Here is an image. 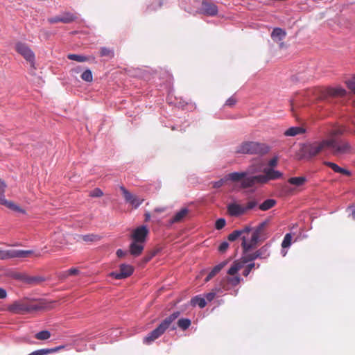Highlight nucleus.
<instances>
[{
    "instance_id": "nucleus-1",
    "label": "nucleus",
    "mask_w": 355,
    "mask_h": 355,
    "mask_svg": "<svg viewBox=\"0 0 355 355\" xmlns=\"http://www.w3.org/2000/svg\"><path fill=\"white\" fill-rule=\"evenodd\" d=\"M327 150H330L334 155L339 156L349 153L351 146L347 142H337L334 139H327L302 144L298 155L300 159H311Z\"/></svg>"
},
{
    "instance_id": "nucleus-2",
    "label": "nucleus",
    "mask_w": 355,
    "mask_h": 355,
    "mask_svg": "<svg viewBox=\"0 0 355 355\" xmlns=\"http://www.w3.org/2000/svg\"><path fill=\"white\" fill-rule=\"evenodd\" d=\"M267 225V221L260 223L252 232L249 242L247 241V236H243L241 246L245 252L256 248L259 242L263 241L267 239L268 236L266 231Z\"/></svg>"
},
{
    "instance_id": "nucleus-3",
    "label": "nucleus",
    "mask_w": 355,
    "mask_h": 355,
    "mask_svg": "<svg viewBox=\"0 0 355 355\" xmlns=\"http://www.w3.org/2000/svg\"><path fill=\"white\" fill-rule=\"evenodd\" d=\"M43 307L40 302H36L33 300H22L16 301L9 305L7 310L14 314H26L39 311L43 309Z\"/></svg>"
},
{
    "instance_id": "nucleus-4",
    "label": "nucleus",
    "mask_w": 355,
    "mask_h": 355,
    "mask_svg": "<svg viewBox=\"0 0 355 355\" xmlns=\"http://www.w3.org/2000/svg\"><path fill=\"white\" fill-rule=\"evenodd\" d=\"M264 175L251 176L245 179L243 182V187H252L257 184H265L269 180H277L282 176V173L279 171L272 168H264Z\"/></svg>"
},
{
    "instance_id": "nucleus-5",
    "label": "nucleus",
    "mask_w": 355,
    "mask_h": 355,
    "mask_svg": "<svg viewBox=\"0 0 355 355\" xmlns=\"http://www.w3.org/2000/svg\"><path fill=\"white\" fill-rule=\"evenodd\" d=\"M180 311H175L169 316L166 317L156 329L150 331L144 338V343L145 344L149 345L159 338L170 327L171 324L180 316Z\"/></svg>"
},
{
    "instance_id": "nucleus-6",
    "label": "nucleus",
    "mask_w": 355,
    "mask_h": 355,
    "mask_svg": "<svg viewBox=\"0 0 355 355\" xmlns=\"http://www.w3.org/2000/svg\"><path fill=\"white\" fill-rule=\"evenodd\" d=\"M264 144L256 141H244L237 146L236 152L241 154L263 155L268 152Z\"/></svg>"
},
{
    "instance_id": "nucleus-7",
    "label": "nucleus",
    "mask_w": 355,
    "mask_h": 355,
    "mask_svg": "<svg viewBox=\"0 0 355 355\" xmlns=\"http://www.w3.org/2000/svg\"><path fill=\"white\" fill-rule=\"evenodd\" d=\"M33 254L32 250H1L0 249V260H6L12 258H25Z\"/></svg>"
},
{
    "instance_id": "nucleus-8",
    "label": "nucleus",
    "mask_w": 355,
    "mask_h": 355,
    "mask_svg": "<svg viewBox=\"0 0 355 355\" xmlns=\"http://www.w3.org/2000/svg\"><path fill=\"white\" fill-rule=\"evenodd\" d=\"M15 50L28 62H34L35 54L26 44L17 42L15 45Z\"/></svg>"
},
{
    "instance_id": "nucleus-9",
    "label": "nucleus",
    "mask_w": 355,
    "mask_h": 355,
    "mask_svg": "<svg viewBox=\"0 0 355 355\" xmlns=\"http://www.w3.org/2000/svg\"><path fill=\"white\" fill-rule=\"evenodd\" d=\"M119 189L122 192L125 201L134 208L137 209L143 202L144 200H139L135 195L131 193L125 187L120 186Z\"/></svg>"
},
{
    "instance_id": "nucleus-10",
    "label": "nucleus",
    "mask_w": 355,
    "mask_h": 355,
    "mask_svg": "<svg viewBox=\"0 0 355 355\" xmlns=\"http://www.w3.org/2000/svg\"><path fill=\"white\" fill-rule=\"evenodd\" d=\"M134 271V268L128 264H121L119 266V272H112L110 276L116 279H122L130 277Z\"/></svg>"
},
{
    "instance_id": "nucleus-11",
    "label": "nucleus",
    "mask_w": 355,
    "mask_h": 355,
    "mask_svg": "<svg viewBox=\"0 0 355 355\" xmlns=\"http://www.w3.org/2000/svg\"><path fill=\"white\" fill-rule=\"evenodd\" d=\"M200 12L208 16H216L218 10L217 6L210 0H203L201 3Z\"/></svg>"
},
{
    "instance_id": "nucleus-12",
    "label": "nucleus",
    "mask_w": 355,
    "mask_h": 355,
    "mask_svg": "<svg viewBox=\"0 0 355 355\" xmlns=\"http://www.w3.org/2000/svg\"><path fill=\"white\" fill-rule=\"evenodd\" d=\"M148 234V230L146 226H141L136 228L132 234V239L134 241L144 243Z\"/></svg>"
},
{
    "instance_id": "nucleus-13",
    "label": "nucleus",
    "mask_w": 355,
    "mask_h": 355,
    "mask_svg": "<svg viewBox=\"0 0 355 355\" xmlns=\"http://www.w3.org/2000/svg\"><path fill=\"white\" fill-rule=\"evenodd\" d=\"M248 172H234L229 173L225 178L227 180H231L234 182L241 181V187L242 189H248L249 187H243V182L245 179L249 178L250 176H248Z\"/></svg>"
},
{
    "instance_id": "nucleus-14",
    "label": "nucleus",
    "mask_w": 355,
    "mask_h": 355,
    "mask_svg": "<svg viewBox=\"0 0 355 355\" xmlns=\"http://www.w3.org/2000/svg\"><path fill=\"white\" fill-rule=\"evenodd\" d=\"M241 281V278L239 275L234 277H226L221 282V286L225 291H228L231 287H234L239 285Z\"/></svg>"
},
{
    "instance_id": "nucleus-15",
    "label": "nucleus",
    "mask_w": 355,
    "mask_h": 355,
    "mask_svg": "<svg viewBox=\"0 0 355 355\" xmlns=\"http://www.w3.org/2000/svg\"><path fill=\"white\" fill-rule=\"evenodd\" d=\"M227 212L232 216H239L245 214L244 206L237 203H231L227 206Z\"/></svg>"
},
{
    "instance_id": "nucleus-16",
    "label": "nucleus",
    "mask_w": 355,
    "mask_h": 355,
    "mask_svg": "<svg viewBox=\"0 0 355 355\" xmlns=\"http://www.w3.org/2000/svg\"><path fill=\"white\" fill-rule=\"evenodd\" d=\"M251 227L250 226H245L244 228L241 230H236L233 231L228 236V240L230 241H234L238 238L241 237L242 239L243 236H246L245 234H248L251 231Z\"/></svg>"
},
{
    "instance_id": "nucleus-17",
    "label": "nucleus",
    "mask_w": 355,
    "mask_h": 355,
    "mask_svg": "<svg viewBox=\"0 0 355 355\" xmlns=\"http://www.w3.org/2000/svg\"><path fill=\"white\" fill-rule=\"evenodd\" d=\"M189 212V209L187 208H182L179 211H178L173 217L171 219V223H178L182 222L186 217L188 216Z\"/></svg>"
},
{
    "instance_id": "nucleus-18",
    "label": "nucleus",
    "mask_w": 355,
    "mask_h": 355,
    "mask_svg": "<svg viewBox=\"0 0 355 355\" xmlns=\"http://www.w3.org/2000/svg\"><path fill=\"white\" fill-rule=\"evenodd\" d=\"M144 248V243L133 241L130 245V253L135 257H138L141 254Z\"/></svg>"
},
{
    "instance_id": "nucleus-19",
    "label": "nucleus",
    "mask_w": 355,
    "mask_h": 355,
    "mask_svg": "<svg viewBox=\"0 0 355 355\" xmlns=\"http://www.w3.org/2000/svg\"><path fill=\"white\" fill-rule=\"evenodd\" d=\"M270 244L266 243L264 245H263L261 248H260L259 250H256V252L257 254L259 259H268L270 255Z\"/></svg>"
},
{
    "instance_id": "nucleus-20",
    "label": "nucleus",
    "mask_w": 355,
    "mask_h": 355,
    "mask_svg": "<svg viewBox=\"0 0 355 355\" xmlns=\"http://www.w3.org/2000/svg\"><path fill=\"white\" fill-rule=\"evenodd\" d=\"M286 31L281 28H274L271 33L272 39L276 42L282 41L286 37Z\"/></svg>"
},
{
    "instance_id": "nucleus-21",
    "label": "nucleus",
    "mask_w": 355,
    "mask_h": 355,
    "mask_svg": "<svg viewBox=\"0 0 355 355\" xmlns=\"http://www.w3.org/2000/svg\"><path fill=\"white\" fill-rule=\"evenodd\" d=\"M227 263V261H223L219 264L216 265L208 274L207 277L205 278V282H207L210 279H211L214 276H216L222 268L225 267V266Z\"/></svg>"
},
{
    "instance_id": "nucleus-22",
    "label": "nucleus",
    "mask_w": 355,
    "mask_h": 355,
    "mask_svg": "<svg viewBox=\"0 0 355 355\" xmlns=\"http://www.w3.org/2000/svg\"><path fill=\"white\" fill-rule=\"evenodd\" d=\"M243 266L244 263L241 259L234 261L232 266L228 270L227 274L229 275L234 276L243 267Z\"/></svg>"
},
{
    "instance_id": "nucleus-23",
    "label": "nucleus",
    "mask_w": 355,
    "mask_h": 355,
    "mask_svg": "<svg viewBox=\"0 0 355 355\" xmlns=\"http://www.w3.org/2000/svg\"><path fill=\"white\" fill-rule=\"evenodd\" d=\"M0 203L12 210L21 213L24 212V210L20 207L15 205L13 202L6 200L5 198H1Z\"/></svg>"
},
{
    "instance_id": "nucleus-24",
    "label": "nucleus",
    "mask_w": 355,
    "mask_h": 355,
    "mask_svg": "<svg viewBox=\"0 0 355 355\" xmlns=\"http://www.w3.org/2000/svg\"><path fill=\"white\" fill-rule=\"evenodd\" d=\"M68 59L71 60H74L78 62H84L87 61H89L91 60H94V56H85L82 55H78V54H68L67 55Z\"/></svg>"
},
{
    "instance_id": "nucleus-25",
    "label": "nucleus",
    "mask_w": 355,
    "mask_h": 355,
    "mask_svg": "<svg viewBox=\"0 0 355 355\" xmlns=\"http://www.w3.org/2000/svg\"><path fill=\"white\" fill-rule=\"evenodd\" d=\"M44 278L39 276H29L25 274L24 283L30 285H37L44 281Z\"/></svg>"
},
{
    "instance_id": "nucleus-26",
    "label": "nucleus",
    "mask_w": 355,
    "mask_h": 355,
    "mask_svg": "<svg viewBox=\"0 0 355 355\" xmlns=\"http://www.w3.org/2000/svg\"><path fill=\"white\" fill-rule=\"evenodd\" d=\"M326 94L329 96H343L345 95L346 91L341 87H331L326 89Z\"/></svg>"
},
{
    "instance_id": "nucleus-27",
    "label": "nucleus",
    "mask_w": 355,
    "mask_h": 355,
    "mask_svg": "<svg viewBox=\"0 0 355 355\" xmlns=\"http://www.w3.org/2000/svg\"><path fill=\"white\" fill-rule=\"evenodd\" d=\"M324 164L327 166H329V167H330L336 173L344 174V175H350V173H349V171L340 167L339 166H338L335 163L330 162H324Z\"/></svg>"
},
{
    "instance_id": "nucleus-28",
    "label": "nucleus",
    "mask_w": 355,
    "mask_h": 355,
    "mask_svg": "<svg viewBox=\"0 0 355 355\" xmlns=\"http://www.w3.org/2000/svg\"><path fill=\"white\" fill-rule=\"evenodd\" d=\"M305 132V130L302 127H291L287 129L284 135L287 137H294L297 135L303 134Z\"/></svg>"
},
{
    "instance_id": "nucleus-29",
    "label": "nucleus",
    "mask_w": 355,
    "mask_h": 355,
    "mask_svg": "<svg viewBox=\"0 0 355 355\" xmlns=\"http://www.w3.org/2000/svg\"><path fill=\"white\" fill-rule=\"evenodd\" d=\"M190 304L192 306H196L198 305L200 308L202 309L205 307L207 302L205 298L202 297L200 295H196L191 299Z\"/></svg>"
},
{
    "instance_id": "nucleus-30",
    "label": "nucleus",
    "mask_w": 355,
    "mask_h": 355,
    "mask_svg": "<svg viewBox=\"0 0 355 355\" xmlns=\"http://www.w3.org/2000/svg\"><path fill=\"white\" fill-rule=\"evenodd\" d=\"M78 17L76 14L70 12H64L61 15L62 23L69 24L77 19Z\"/></svg>"
},
{
    "instance_id": "nucleus-31",
    "label": "nucleus",
    "mask_w": 355,
    "mask_h": 355,
    "mask_svg": "<svg viewBox=\"0 0 355 355\" xmlns=\"http://www.w3.org/2000/svg\"><path fill=\"white\" fill-rule=\"evenodd\" d=\"M248 251H246L245 252L244 250H243V255L241 259L244 264L248 262H251L257 259H259L256 251L252 253H248Z\"/></svg>"
},
{
    "instance_id": "nucleus-32",
    "label": "nucleus",
    "mask_w": 355,
    "mask_h": 355,
    "mask_svg": "<svg viewBox=\"0 0 355 355\" xmlns=\"http://www.w3.org/2000/svg\"><path fill=\"white\" fill-rule=\"evenodd\" d=\"M344 130L342 128H334L328 133L329 139H334L337 142H344L343 141H338L336 139L337 136L343 135Z\"/></svg>"
},
{
    "instance_id": "nucleus-33",
    "label": "nucleus",
    "mask_w": 355,
    "mask_h": 355,
    "mask_svg": "<svg viewBox=\"0 0 355 355\" xmlns=\"http://www.w3.org/2000/svg\"><path fill=\"white\" fill-rule=\"evenodd\" d=\"M276 201L273 199H267L259 205V209L262 211H267L273 207Z\"/></svg>"
},
{
    "instance_id": "nucleus-34",
    "label": "nucleus",
    "mask_w": 355,
    "mask_h": 355,
    "mask_svg": "<svg viewBox=\"0 0 355 355\" xmlns=\"http://www.w3.org/2000/svg\"><path fill=\"white\" fill-rule=\"evenodd\" d=\"M306 181L304 177H293L288 179V182L291 184L295 185L297 187L303 185Z\"/></svg>"
},
{
    "instance_id": "nucleus-35",
    "label": "nucleus",
    "mask_w": 355,
    "mask_h": 355,
    "mask_svg": "<svg viewBox=\"0 0 355 355\" xmlns=\"http://www.w3.org/2000/svg\"><path fill=\"white\" fill-rule=\"evenodd\" d=\"M79 238L82 239L83 241L89 243V242H94L96 241H98L100 239V236L94 234H89L86 235H80Z\"/></svg>"
},
{
    "instance_id": "nucleus-36",
    "label": "nucleus",
    "mask_w": 355,
    "mask_h": 355,
    "mask_svg": "<svg viewBox=\"0 0 355 355\" xmlns=\"http://www.w3.org/2000/svg\"><path fill=\"white\" fill-rule=\"evenodd\" d=\"M191 324V320L188 318H180L178 321V326L182 330H187Z\"/></svg>"
},
{
    "instance_id": "nucleus-37",
    "label": "nucleus",
    "mask_w": 355,
    "mask_h": 355,
    "mask_svg": "<svg viewBox=\"0 0 355 355\" xmlns=\"http://www.w3.org/2000/svg\"><path fill=\"white\" fill-rule=\"evenodd\" d=\"M51 337V333L47 330L41 331L37 333L35 338L37 340H45Z\"/></svg>"
},
{
    "instance_id": "nucleus-38",
    "label": "nucleus",
    "mask_w": 355,
    "mask_h": 355,
    "mask_svg": "<svg viewBox=\"0 0 355 355\" xmlns=\"http://www.w3.org/2000/svg\"><path fill=\"white\" fill-rule=\"evenodd\" d=\"M292 241V235L291 233H288L284 236L283 241L282 243V247L283 248H287L291 246Z\"/></svg>"
},
{
    "instance_id": "nucleus-39",
    "label": "nucleus",
    "mask_w": 355,
    "mask_h": 355,
    "mask_svg": "<svg viewBox=\"0 0 355 355\" xmlns=\"http://www.w3.org/2000/svg\"><path fill=\"white\" fill-rule=\"evenodd\" d=\"M55 350L56 349H41L35 350L28 355H46L51 353L55 352Z\"/></svg>"
},
{
    "instance_id": "nucleus-40",
    "label": "nucleus",
    "mask_w": 355,
    "mask_h": 355,
    "mask_svg": "<svg viewBox=\"0 0 355 355\" xmlns=\"http://www.w3.org/2000/svg\"><path fill=\"white\" fill-rule=\"evenodd\" d=\"M100 55L101 57H114V52L112 50L107 48V47H101L100 50Z\"/></svg>"
},
{
    "instance_id": "nucleus-41",
    "label": "nucleus",
    "mask_w": 355,
    "mask_h": 355,
    "mask_svg": "<svg viewBox=\"0 0 355 355\" xmlns=\"http://www.w3.org/2000/svg\"><path fill=\"white\" fill-rule=\"evenodd\" d=\"M81 78L87 82H92L93 80V76L91 70L87 69L81 74Z\"/></svg>"
},
{
    "instance_id": "nucleus-42",
    "label": "nucleus",
    "mask_w": 355,
    "mask_h": 355,
    "mask_svg": "<svg viewBox=\"0 0 355 355\" xmlns=\"http://www.w3.org/2000/svg\"><path fill=\"white\" fill-rule=\"evenodd\" d=\"M26 273L19 272H11L9 275L10 277L14 279L19 280L24 282V276Z\"/></svg>"
},
{
    "instance_id": "nucleus-43",
    "label": "nucleus",
    "mask_w": 355,
    "mask_h": 355,
    "mask_svg": "<svg viewBox=\"0 0 355 355\" xmlns=\"http://www.w3.org/2000/svg\"><path fill=\"white\" fill-rule=\"evenodd\" d=\"M79 273V270L76 268H71L64 272L62 276V278H67L69 275H76Z\"/></svg>"
},
{
    "instance_id": "nucleus-44",
    "label": "nucleus",
    "mask_w": 355,
    "mask_h": 355,
    "mask_svg": "<svg viewBox=\"0 0 355 355\" xmlns=\"http://www.w3.org/2000/svg\"><path fill=\"white\" fill-rule=\"evenodd\" d=\"M103 196V191L99 188H95L89 193V196L93 198H99Z\"/></svg>"
},
{
    "instance_id": "nucleus-45",
    "label": "nucleus",
    "mask_w": 355,
    "mask_h": 355,
    "mask_svg": "<svg viewBox=\"0 0 355 355\" xmlns=\"http://www.w3.org/2000/svg\"><path fill=\"white\" fill-rule=\"evenodd\" d=\"M347 87L355 94V76L346 82Z\"/></svg>"
},
{
    "instance_id": "nucleus-46",
    "label": "nucleus",
    "mask_w": 355,
    "mask_h": 355,
    "mask_svg": "<svg viewBox=\"0 0 355 355\" xmlns=\"http://www.w3.org/2000/svg\"><path fill=\"white\" fill-rule=\"evenodd\" d=\"M226 221L225 218H219L216 221L215 227L216 230H221L225 227Z\"/></svg>"
},
{
    "instance_id": "nucleus-47",
    "label": "nucleus",
    "mask_w": 355,
    "mask_h": 355,
    "mask_svg": "<svg viewBox=\"0 0 355 355\" xmlns=\"http://www.w3.org/2000/svg\"><path fill=\"white\" fill-rule=\"evenodd\" d=\"M255 266H256V264L254 263H249L248 265H247L245 270L243 272V275L245 277L248 276V275L252 271V270L255 267Z\"/></svg>"
},
{
    "instance_id": "nucleus-48",
    "label": "nucleus",
    "mask_w": 355,
    "mask_h": 355,
    "mask_svg": "<svg viewBox=\"0 0 355 355\" xmlns=\"http://www.w3.org/2000/svg\"><path fill=\"white\" fill-rule=\"evenodd\" d=\"M227 181L226 180V178H222L220 179V180L218 181H216V182H212L211 184H212V187L215 189H218V188H220L224 184L225 182Z\"/></svg>"
},
{
    "instance_id": "nucleus-49",
    "label": "nucleus",
    "mask_w": 355,
    "mask_h": 355,
    "mask_svg": "<svg viewBox=\"0 0 355 355\" xmlns=\"http://www.w3.org/2000/svg\"><path fill=\"white\" fill-rule=\"evenodd\" d=\"M257 205V202L254 200H250L247 202L246 205L244 207L245 209V213L250 209H253Z\"/></svg>"
},
{
    "instance_id": "nucleus-50",
    "label": "nucleus",
    "mask_w": 355,
    "mask_h": 355,
    "mask_svg": "<svg viewBox=\"0 0 355 355\" xmlns=\"http://www.w3.org/2000/svg\"><path fill=\"white\" fill-rule=\"evenodd\" d=\"M228 247H229V244H228V243H227V242H226V241H224V242H223L222 243H220V245H219V247H218V251H219L220 252L223 253V252H225L227 250V249L228 248Z\"/></svg>"
},
{
    "instance_id": "nucleus-51",
    "label": "nucleus",
    "mask_w": 355,
    "mask_h": 355,
    "mask_svg": "<svg viewBox=\"0 0 355 355\" xmlns=\"http://www.w3.org/2000/svg\"><path fill=\"white\" fill-rule=\"evenodd\" d=\"M216 295V291H212L205 295V297L207 301L211 302L212 301Z\"/></svg>"
},
{
    "instance_id": "nucleus-52",
    "label": "nucleus",
    "mask_w": 355,
    "mask_h": 355,
    "mask_svg": "<svg viewBox=\"0 0 355 355\" xmlns=\"http://www.w3.org/2000/svg\"><path fill=\"white\" fill-rule=\"evenodd\" d=\"M48 21L50 24H56V23L62 22L61 16H55L53 17H50L48 19Z\"/></svg>"
},
{
    "instance_id": "nucleus-53",
    "label": "nucleus",
    "mask_w": 355,
    "mask_h": 355,
    "mask_svg": "<svg viewBox=\"0 0 355 355\" xmlns=\"http://www.w3.org/2000/svg\"><path fill=\"white\" fill-rule=\"evenodd\" d=\"M236 103V100L234 97H230L226 101L225 105L228 106H233Z\"/></svg>"
},
{
    "instance_id": "nucleus-54",
    "label": "nucleus",
    "mask_w": 355,
    "mask_h": 355,
    "mask_svg": "<svg viewBox=\"0 0 355 355\" xmlns=\"http://www.w3.org/2000/svg\"><path fill=\"white\" fill-rule=\"evenodd\" d=\"M277 162H278V158L277 157H275L273 158H272L269 162H268V165L270 166V167H274V166H276L277 164Z\"/></svg>"
},
{
    "instance_id": "nucleus-55",
    "label": "nucleus",
    "mask_w": 355,
    "mask_h": 355,
    "mask_svg": "<svg viewBox=\"0 0 355 355\" xmlns=\"http://www.w3.org/2000/svg\"><path fill=\"white\" fill-rule=\"evenodd\" d=\"M7 291L6 289L0 287V299H5L7 297Z\"/></svg>"
},
{
    "instance_id": "nucleus-56",
    "label": "nucleus",
    "mask_w": 355,
    "mask_h": 355,
    "mask_svg": "<svg viewBox=\"0 0 355 355\" xmlns=\"http://www.w3.org/2000/svg\"><path fill=\"white\" fill-rule=\"evenodd\" d=\"M126 254V252L123 251L121 249H119L116 251V255L119 257H122Z\"/></svg>"
},
{
    "instance_id": "nucleus-57",
    "label": "nucleus",
    "mask_w": 355,
    "mask_h": 355,
    "mask_svg": "<svg viewBox=\"0 0 355 355\" xmlns=\"http://www.w3.org/2000/svg\"><path fill=\"white\" fill-rule=\"evenodd\" d=\"M64 348V346L62 345H60V346H58V347H56L55 348H51L50 349H56L55 350V352H58V350L61 349H63Z\"/></svg>"
},
{
    "instance_id": "nucleus-58",
    "label": "nucleus",
    "mask_w": 355,
    "mask_h": 355,
    "mask_svg": "<svg viewBox=\"0 0 355 355\" xmlns=\"http://www.w3.org/2000/svg\"><path fill=\"white\" fill-rule=\"evenodd\" d=\"M155 253H153L152 255H150L148 257H146V261H148L153 256H155Z\"/></svg>"
},
{
    "instance_id": "nucleus-59",
    "label": "nucleus",
    "mask_w": 355,
    "mask_h": 355,
    "mask_svg": "<svg viewBox=\"0 0 355 355\" xmlns=\"http://www.w3.org/2000/svg\"><path fill=\"white\" fill-rule=\"evenodd\" d=\"M352 218L354 220H355V209L353 210L352 213Z\"/></svg>"
},
{
    "instance_id": "nucleus-60",
    "label": "nucleus",
    "mask_w": 355,
    "mask_h": 355,
    "mask_svg": "<svg viewBox=\"0 0 355 355\" xmlns=\"http://www.w3.org/2000/svg\"><path fill=\"white\" fill-rule=\"evenodd\" d=\"M150 214H146V220H149V219H150Z\"/></svg>"
},
{
    "instance_id": "nucleus-61",
    "label": "nucleus",
    "mask_w": 355,
    "mask_h": 355,
    "mask_svg": "<svg viewBox=\"0 0 355 355\" xmlns=\"http://www.w3.org/2000/svg\"><path fill=\"white\" fill-rule=\"evenodd\" d=\"M157 211H161V209H156Z\"/></svg>"
},
{
    "instance_id": "nucleus-62",
    "label": "nucleus",
    "mask_w": 355,
    "mask_h": 355,
    "mask_svg": "<svg viewBox=\"0 0 355 355\" xmlns=\"http://www.w3.org/2000/svg\"><path fill=\"white\" fill-rule=\"evenodd\" d=\"M260 265L257 264V268H259Z\"/></svg>"
}]
</instances>
